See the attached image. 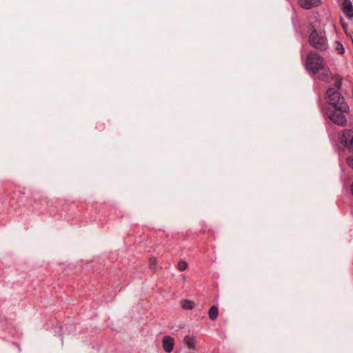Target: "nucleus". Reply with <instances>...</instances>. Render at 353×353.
Returning <instances> with one entry per match:
<instances>
[{
  "instance_id": "obj_1",
  "label": "nucleus",
  "mask_w": 353,
  "mask_h": 353,
  "mask_svg": "<svg viewBox=\"0 0 353 353\" xmlns=\"http://www.w3.org/2000/svg\"><path fill=\"white\" fill-rule=\"evenodd\" d=\"M305 68L310 73H319V78L323 81H327L330 76V70L324 59L316 52L309 53L305 62Z\"/></svg>"
},
{
  "instance_id": "obj_2",
  "label": "nucleus",
  "mask_w": 353,
  "mask_h": 353,
  "mask_svg": "<svg viewBox=\"0 0 353 353\" xmlns=\"http://www.w3.org/2000/svg\"><path fill=\"white\" fill-rule=\"evenodd\" d=\"M327 103L336 110L349 111L344 97L335 88H329L326 92Z\"/></svg>"
},
{
  "instance_id": "obj_3",
  "label": "nucleus",
  "mask_w": 353,
  "mask_h": 353,
  "mask_svg": "<svg viewBox=\"0 0 353 353\" xmlns=\"http://www.w3.org/2000/svg\"><path fill=\"white\" fill-rule=\"evenodd\" d=\"M308 41L317 50L323 51L328 48L325 32L322 30L312 29L309 35Z\"/></svg>"
},
{
  "instance_id": "obj_4",
  "label": "nucleus",
  "mask_w": 353,
  "mask_h": 353,
  "mask_svg": "<svg viewBox=\"0 0 353 353\" xmlns=\"http://www.w3.org/2000/svg\"><path fill=\"white\" fill-rule=\"evenodd\" d=\"M339 143L353 153V130L345 129L342 130L339 136Z\"/></svg>"
},
{
  "instance_id": "obj_5",
  "label": "nucleus",
  "mask_w": 353,
  "mask_h": 353,
  "mask_svg": "<svg viewBox=\"0 0 353 353\" xmlns=\"http://www.w3.org/2000/svg\"><path fill=\"white\" fill-rule=\"evenodd\" d=\"M346 112H348V111L336 110L334 109V111L329 114L328 117L334 124L345 126L347 124V119L344 114Z\"/></svg>"
},
{
  "instance_id": "obj_6",
  "label": "nucleus",
  "mask_w": 353,
  "mask_h": 353,
  "mask_svg": "<svg viewBox=\"0 0 353 353\" xmlns=\"http://www.w3.org/2000/svg\"><path fill=\"white\" fill-rule=\"evenodd\" d=\"M162 345L163 350L167 353L172 352L174 346V339L170 336H165L162 339Z\"/></svg>"
},
{
  "instance_id": "obj_7",
  "label": "nucleus",
  "mask_w": 353,
  "mask_h": 353,
  "mask_svg": "<svg viewBox=\"0 0 353 353\" xmlns=\"http://www.w3.org/2000/svg\"><path fill=\"white\" fill-rule=\"evenodd\" d=\"M342 10L347 17H353V6L350 0H345L343 2Z\"/></svg>"
},
{
  "instance_id": "obj_8",
  "label": "nucleus",
  "mask_w": 353,
  "mask_h": 353,
  "mask_svg": "<svg viewBox=\"0 0 353 353\" xmlns=\"http://www.w3.org/2000/svg\"><path fill=\"white\" fill-rule=\"evenodd\" d=\"M320 3L321 0H299V6L304 9H310L318 6Z\"/></svg>"
},
{
  "instance_id": "obj_9",
  "label": "nucleus",
  "mask_w": 353,
  "mask_h": 353,
  "mask_svg": "<svg viewBox=\"0 0 353 353\" xmlns=\"http://www.w3.org/2000/svg\"><path fill=\"white\" fill-rule=\"evenodd\" d=\"M208 315H209V318L211 320H213V321L216 320L219 315L218 307L214 305L210 307V308L209 309V311H208Z\"/></svg>"
},
{
  "instance_id": "obj_10",
  "label": "nucleus",
  "mask_w": 353,
  "mask_h": 353,
  "mask_svg": "<svg viewBox=\"0 0 353 353\" xmlns=\"http://www.w3.org/2000/svg\"><path fill=\"white\" fill-rule=\"evenodd\" d=\"M194 305V302L190 300H183L181 302V306L185 310H192Z\"/></svg>"
},
{
  "instance_id": "obj_11",
  "label": "nucleus",
  "mask_w": 353,
  "mask_h": 353,
  "mask_svg": "<svg viewBox=\"0 0 353 353\" xmlns=\"http://www.w3.org/2000/svg\"><path fill=\"white\" fill-rule=\"evenodd\" d=\"M334 80L335 81V86L337 88V89H340L341 87L343 78L340 75H335L334 77Z\"/></svg>"
},
{
  "instance_id": "obj_12",
  "label": "nucleus",
  "mask_w": 353,
  "mask_h": 353,
  "mask_svg": "<svg viewBox=\"0 0 353 353\" xmlns=\"http://www.w3.org/2000/svg\"><path fill=\"white\" fill-rule=\"evenodd\" d=\"M184 341L186 345L188 346V347L192 349L194 348V342L193 339L189 338L188 336H186Z\"/></svg>"
},
{
  "instance_id": "obj_13",
  "label": "nucleus",
  "mask_w": 353,
  "mask_h": 353,
  "mask_svg": "<svg viewBox=\"0 0 353 353\" xmlns=\"http://www.w3.org/2000/svg\"><path fill=\"white\" fill-rule=\"evenodd\" d=\"M157 259L155 258L152 257L149 259V265H150V268L154 270L157 267Z\"/></svg>"
},
{
  "instance_id": "obj_14",
  "label": "nucleus",
  "mask_w": 353,
  "mask_h": 353,
  "mask_svg": "<svg viewBox=\"0 0 353 353\" xmlns=\"http://www.w3.org/2000/svg\"><path fill=\"white\" fill-rule=\"evenodd\" d=\"M187 267H188L187 263L185 261H180L178 263V269L180 271H183V270H186Z\"/></svg>"
},
{
  "instance_id": "obj_15",
  "label": "nucleus",
  "mask_w": 353,
  "mask_h": 353,
  "mask_svg": "<svg viewBox=\"0 0 353 353\" xmlns=\"http://www.w3.org/2000/svg\"><path fill=\"white\" fill-rule=\"evenodd\" d=\"M336 50L341 54H343L344 52H345V50H344V48H343V45L341 43H339V42H337V46L336 48Z\"/></svg>"
},
{
  "instance_id": "obj_16",
  "label": "nucleus",
  "mask_w": 353,
  "mask_h": 353,
  "mask_svg": "<svg viewBox=\"0 0 353 353\" xmlns=\"http://www.w3.org/2000/svg\"><path fill=\"white\" fill-rule=\"evenodd\" d=\"M347 164L353 170V155L347 158Z\"/></svg>"
},
{
  "instance_id": "obj_17",
  "label": "nucleus",
  "mask_w": 353,
  "mask_h": 353,
  "mask_svg": "<svg viewBox=\"0 0 353 353\" xmlns=\"http://www.w3.org/2000/svg\"><path fill=\"white\" fill-rule=\"evenodd\" d=\"M352 193L353 194V183H352Z\"/></svg>"
}]
</instances>
